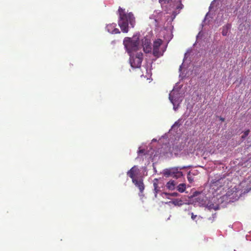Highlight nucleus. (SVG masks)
<instances>
[{
  "label": "nucleus",
  "mask_w": 251,
  "mask_h": 251,
  "mask_svg": "<svg viewBox=\"0 0 251 251\" xmlns=\"http://www.w3.org/2000/svg\"><path fill=\"white\" fill-rule=\"evenodd\" d=\"M118 13V25L123 32L127 33L128 31L129 24L131 27H134L135 23V17L131 12L126 13L125 10L121 7H119Z\"/></svg>",
  "instance_id": "f257e3e1"
},
{
  "label": "nucleus",
  "mask_w": 251,
  "mask_h": 251,
  "mask_svg": "<svg viewBox=\"0 0 251 251\" xmlns=\"http://www.w3.org/2000/svg\"><path fill=\"white\" fill-rule=\"evenodd\" d=\"M123 43L128 53L136 51L141 48L138 39L133 40L129 37H126Z\"/></svg>",
  "instance_id": "f03ea898"
},
{
  "label": "nucleus",
  "mask_w": 251,
  "mask_h": 251,
  "mask_svg": "<svg viewBox=\"0 0 251 251\" xmlns=\"http://www.w3.org/2000/svg\"><path fill=\"white\" fill-rule=\"evenodd\" d=\"M186 166L172 167L165 169L163 171V175L166 177H173L176 178L181 177L183 176L182 172L179 170L187 168Z\"/></svg>",
  "instance_id": "7ed1b4c3"
},
{
  "label": "nucleus",
  "mask_w": 251,
  "mask_h": 251,
  "mask_svg": "<svg viewBox=\"0 0 251 251\" xmlns=\"http://www.w3.org/2000/svg\"><path fill=\"white\" fill-rule=\"evenodd\" d=\"M163 41L160 39H157L153 42L152 48V54L156 58H159L163 55L164 50L162 51L160 50V47L162 44Z\"/></svg>",
  "instance_id": "20e7f679"
},
{
  "label": "nucleus",
  "mask_w": 251,
  "mask_h": 251,
  "mask_svg": "<svg viewBox=\"0 0 251 251\" xmlns=\"http://www.w3.org/2000/svg\"><path fill=\"white\" fill-rule=\"evenodd\" d=\"M143 53L139 52L135 56L131 57L130 58V63L131 67L133 68H140L143 61Z\"/></svg>",
  "instance_id": "39448f33"
},
{
  "label": "nucleus",
  "mask_w": 251,
  "mask_h": 251,
  "mask_svg": "<svg viewBox=\"0 0 251 251\" xmlns=\"http://www.w3.org/2000/svg\"><path fill=\"white\" fill-rule=\"evenodd\" d=\"M142 46L144 51L146 53H151L152 51V48L151 40L147 37H144L142 40Z\"/></svg>",
  "instance_id": "423d86ee"
},
{
  "label": "nucleus",
  "mask_w": 251,
  "mask_h": 251,
  "mask_svg": "<svg viewBox=\"0 0 251 251\" xmlns=\"http://www.w3.org/2000/svg\"><path fill=\"white\" fill-rule=\"evenodd\" d=\"M139 172V171L137 167L134 166L127 172V175L132 179V181L133 179H136V177L138 175Z\"/></svg>",
  "instance_id": "0eeeda50"
},
{
  "label": "nucleus",
  "mask_w": 251,
  "mask_h": 251,
  "mask_svg": "<svg viewBox=\"0 0 251 251\" xmlns=\"http://www.w3.org/2000/svg\"><path fill=\"white\" fill-rule=\"evenodd\" d=\"M106 28L108 32L112 34H118L120 33L119 29L116 28V24L115 23L107 25L106 26Z\"/></svg>",
  "instance_id": "6e6552de"
},
{
  "label": "nucleus",
  "mask_w": 251,
  "mask_h": 251,
  "mask_svg": "<svg viewBox=\"0 0 251 251\" xmlns=\"http://www.w3.org/2000/svg\"><path fill=\"white\" fill-rule=\"evenodd\" d=\"M132 183L138 188L140 192L142 193L145 189V185L143 180H137L136 178L132 181Z\"/></svg>",
  "instance_id": "1a4fd4ad"
},
{
  "label": "nucleus",
  "mask_w": 251,
  "mask_h": 251,
  "mask_svg": "<svg viewBox=\"0 0 251 251\" xmlns=\"http://www.w3.org/2000/svg\"><path fill=\"white\" fill-rule=\"evenodd\" d=\"M231 26V24H227L223 27V30L222 32V35L226 36L227 35L229 30L230 29Z\"/></svg>",
  "instance_id": "9d476101"
},
{
  "label": "nucleus",
  "mask_w": 251,
  "mask_h": 251,
  "mask_svg": "<svg viewBox=\"0 0 251 251\" xmlns=\"http://www.w3.org/2000/svg\"><path fill=\"white\" fill-rule=\"evenodd\" d=\"M166 186L168 189L173 190L176 188V182L174 180H170L167 183Z\"/></svg>",
  "instance_id": "9b49d317"
},
{
  "label": "nucleus",
  "mask_w": 251,
  "mask_h": 251,
  "mask_svg": "<svg viewBox=\"0 0 251 251\" xmlns=\"http://www.w3.org/2000/svg\"><path fill=\"white\" fill-rule=\"evenodd\" d=\"M176 206H181L183 204V201L181 199H176L169 202Z\"/></svg>",
  "instance_id": "f8f14e48"
},
{
  "label": "nucleus",
  "mask_w": 251,
  "mask_h": 251,
  "mask_svg": "<svg viewBox=\"0 0 251 251\" xmlns=\"http://www.w3.org/2000/svg\"><path fill=\"white\" fill-rule=\"evenodd\" d=\"M186 189V185L184 183L179 184L177 186V190L180 193H183Z\"/></svg>",
  "instance_id": "ddd939ff"
},
{
  "label": "nucleus",
  "mask_w": 251,
  "mask_h": 251,
  "mask_svg": "<svg viewBox=\"0 0 251 251\" xmlns=\"http://www.w3.org/2000/svg\"><path fill=\"white\" fill-rule=\"evenodd\" d=\"M250 130L249 129L246 130L244 132L243 134L242 135L241 138L245 139L250 133Z\"/></svg>",
  "instance_id": "4468645a"
},
{
  "label": "nucleus",
  "mask_w": 251,
  "mask_h": 251,
  "mask_svg": "<svg viewBox=\"0 0 251 251\" xmlns=\"http://www.w3.org/2000/svg\"><path fill=\"white\" fill-rule=\"evenodd\" d=\"M166 195H170L172 197H177L179 194L176 192H173L171 193H165Z\"/></svg>",
  "instance_id": "2eb2a0df"
},
{
  "label": "nucleus",
  "mask_w": 251,
  "mask_h": 251,
  "mask_svg": "<svg viewBox=\"0 0 251 251\" xmlns=\"http://www.w3.org/2000/svg\"><path fill=\"white\" fill-rule=\"evenodd\" d=\"M157 179H155L153 181V187L154 189H157L158 188V184L157 183Z\"/></svg>",
  "instance_id": "dca6fc26"
},
{
  "label": "nucleus",
  "mask_w": 251,
  "mask_h": 251,
  "mask_svg": "<svg viewBox=\"0 0 251 251\" xmlns=\"http://www.w3.org/2000/svg\"><path fill=\"white\" fill-rule=\"evenodd\" d=\"M191 218L193 220H195L196 218V217H197V216L196 215H194L193 213H191Z\"/></svg>",
  "instance_id": "f3484780"
},
{
  "label": "nucleus",
  "mask_w": 251,
  "mask_h": 251,
  "mask_svg": "<svg viewBox=\"0 0 251 251\" xmlns=\"http://www.w3.org/2000/svg\"><path fill=\"white\" fill-rule=\"evenodd\" d=\"M169 99H170V100L171 101L172 103L174 104V105H175V102L174 101V100L171 96H170Z\"/></svg>",
  "instance_id": "a211bd4d"
},
{
  "label": "nucleus",
  "mask_w": 251,
  "mask_h": 251,
  "mask_svg": "<svg viewBox=\"0 0 251 251\" xmlns=\"http://www.w3.org/2000/svg\"><path fill=\"white\" fill-rule=\"evenodd\" d=\"M144 151H145V150H140L138 151V153H139V154H140V153H144Z\"/></svg>",
  "instance_id": "6ab92c4d"
},
{
  "label": "nucleus",
  "mask_w": 251,
  "mask_h": 251,
  "mask_svg": "<svg viewBox=\"0 0 251 251\" xmlns=\"http://www.w3.org/2000/svg\"><path fill=\"white\" fill-rule=\"evenodd\" d=\"M154 191H155V196H156V194H157V192L158 191V188H157V189H154Z\"/></svg>",
  "instance_id": "aec40b11"
},
{
  "label": "nucleus",
  "mask_w": 251,
  "mask_h": 251,
  "mask_svg": "<svg viewBox=\"0 0 251 251\" xmlns=\"http://www.w3.org/2000/svg\"><path fill=\"white\" fill-rule=\"evenodd\" d=\"M220 120H221L222 121H224L225 119L223 118H220Z\"/></svg>",
  "instance_id": "412c9836"
},
{
  "label": "nucleus",
  "mask_w": 251,
  "mask_h": 251,
  "mask_svg": "<svg viewBox=\"0 0 251 251\" xmlns=\"http://www.w3.org/2000/svg\"><path fill=\"white\" fill-rule=\"evenodd\" d=\"M188 180L190 182L191 181V179H190L189 178H188Z\"/></svg>",
  "instance_id": "4be33fe9"
},
{
  "label": "nucleus",
  "mask_w": 251,
  "mask_h": 251,
  "mask_svg": "<svg viewBox=\"0 0 251 251\" xmlns=\"http://www.w3.org/2000/svg\"><path fill=\"white\" fill-rule=\"evenodd\" d=\"M177 2L180 3V1L179 0H177Z\"/></svg>",
  "instance_id": "5701e85b"
}]
</instances>
